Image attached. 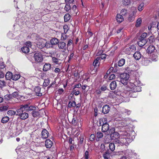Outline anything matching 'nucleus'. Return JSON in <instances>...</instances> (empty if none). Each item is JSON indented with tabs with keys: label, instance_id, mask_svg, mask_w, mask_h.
<instances>
[{
	"label": "nucleus",
	"instance_id": "a878e982",
	"mask_svg": "<svg viewBox=\"0 0 159 159\" xmlns=\"http://www.w3.org/2000/svg\"><path fill=\"white\" fill-rule=\"evenodd\" d=\"M21 50L23 52L25 53H28L30 51L29 48L25 46L22 47Z\"/></svg>",
	"mask_w": 159,
	"mask_h": 159
},
{
	"label": "nucleus",
	"instance_id": "4468645a",
	"mask_svg": "<svg viewBox=\"0 0 159 159\" xmlns=\"http://www.w3.org/2000/svg\"><path fill=\"white\" fill-rule=\"evenodd\" d=\"M49 133L48 131L46 129L43 130L41 133V136L43 139H46L48 136Z\"/></svg>",
	"mask_w": 159,
	"mask_h": 159
},
{
	"label": "nucleus",
	"instance_id": "3c124183",
	"mask_svg": "<svg viewBox=\"0 0 159 159\" xmlns=\"http://www.w3.org/2000/svg\"><path fill=\"white\" fill-rule=\"evenodd\" d=\"M89 152L88 151H86L84 155V157L85 159H89Z\"/></svg>",
	"mask_w": 159,
	"mask_h": 159
},
{
	"label": "nucleus",
	"instance_id": "c03bdc74",
	"mask_svg": "<svg viewBox=\"0 0 159 159\" xmlns=\"http://www.w3.org/2000/svg\"><path fill=\"white\" fill-rule=\"evenodd\" d=\"M130 3V0H123L122 4L125 5H128Z\"/></svg>",
	"mask_w": 159,
	"mask_h": 159
},
{
	"label": "nucleus",
	"instance_id": "5fc2aeb1",
	"mask_svg": "<svg viewBox=\"0 0 159 159\" xmlns=\"http://www.w3.org/2000/svg\"><path fill=\"white\" fill-rule=\"evenodd\" d=\"M63 29L64 30V32H65V34H66V33L68 31V26L67 25H64L63 26Z\"/></svg>",
	"mask_w": 159,
	"mask_h": 159
},
{
	"label": "nucleus",
	"instance_id": "864d4df0",
	"mask_svg": "<svg viewBox=\"0 0 159 159\" xmlns=\"http://www.w3.org/2000/svg\"><path fill=\"white\" fill-rule=\"evenodd\" d=\"M147 35V33L145 32L143 33L141 35L140 37L141 39H144L146 37Z\"/></svg>",
	"mask_w": 159,
	"mask_h": 159
},
{
	"label": "nucleus",
	"instance_id": "20e7f679",
	"mask_svg": "<svg viewBox=\"0 0 159 159\" xmlns=\"http://www.w3.org/2000/svg\"><path fill=\"white\" fill-rule=\"evenodd\" d=\"M120 77V82L124 85H126L129 78V75L127 73H124L121 74Z\"/></svg>",
	"mask_w": 159,
	"mask_h": 159
},
{
	"label": "nucleus",
	"instance_id": "f257e3e1",
	"mask_svg": "<svg viewBox=\"0 0 159 159\" xmlns=\"http://www.w3.org/2000/svg\"><path fill=\"white\" fill-rule=\"evenodd\" d=\"M111 137L112 139L114 140L115 143H117L118 146L122 145L123 144L127 145L128 144L129 142H130V139L128 137H125L118 139L119 136L117 133L116 132L111 134Z\"/></svg>",
	"mask_w": 159,
	"mask_h": 159
},
{
	"label": "nucleus",
	"instance_id": "79ce46f5",
	"mask_svg": "<svg viewBox=\"0 0 159 159\" xmlns=\"http://www.w3.org/2000/svg\"><path fill=\"white\" fill-rule=\"evenodd\" d=\"M9 119V118L7 116L3 117L2 120V122L3 123H6L8 121Z\"/></svg>",
	"mask_w": 159,
	"mask_h": 159
},
{
	"label": "nucleus",
	"instance_id": "4c0bfd02",
	"mask_svg": "<svg viewBox=\"0 0 159 159\" xmlns=\"http://www.w3.org/2000/svg\"><path fill=\"white\" fill-rule=\"evenodd\" d=\"M129 120L128 118H127L125 119V120H124L121 122V123H123V124H122L124 126H127L129 123Z\"/></svg>",
	"mask_w": 159,
	"mask_h": 159
},
{
	"label": "nucleus",
	"instance_id": "9b49d317",
	"mask_svg": "<svg viewBox=\"0 0 159 159\" xmlns=\"http://www.w3.org/2000/svg\"><path fill=\"white\" fill-rule=\"evenodd\" d=\"M41 88L39 86L35 87L34 89V91L35 95L37 96H41L42 94L40 92Z\"/></svg>",
	"mask_w": 159,
	"mask_h": 159
},
{
	"label": "nucleus",
	"instance_id": "6e6552de",
	"mask_svg": "<svg viewBox=\"0 0 159 159\" xmlns=\"http://www.w3.org/2000/svg\"><path fill=\"white\" fill-rule=\"evenodd\" d=\"M34 59L35 61L37 62H41L43 60L42 55L39 53H36L34 55Z\"/></svg>",
	"mask_w": 159,
	"mask_h": 159
},
{
	"label": "nucleus",
	"instance_id": "ea45409f",
	"mask_svg": "<svg viewBox=\"0 0 159 159\" xmlns=\"http://www.w3.org/2000/svg\"><path fill=\"white\" fill-rule=\"evenodd\" d=\"M77 118L76 117L73 116L72 121V123L75 125H76L77 123L78 120H77Z\"/></svg>",
	"mask_w": 159,
	"mask_h": 159
},
{
	"label": "nucleus",
	"instance_id": "603ef678",
	"mask_svg": "<svg viewBox=\"0 0 159 159\" xmlns=\"http://www.w3.org/2000/svg\"><path fill=\"white\" fill-rule=\"evenodd\" d=\"M73 43V42L72 40L70 39L69 40V41L68 42L67 45L66 46V47H67V48L68 47L70 46Z\"/></svg>",
	"mask_w": 159,
	"mask_h": 159
},
{
	"label": "nucleus",
	"instance_id": "49530a36",
	"mask_svg": "<svg viewBox=\"0 0 159 159\" xmlns=\"http://www.w3.org/2000/svg\"><path fill=\"white\" fill-rule=\"evenodd\" d=\"M148 40L150 43H152L155 40L154 37L152 36H150L148 38Z\"/></svg>",
	"mask_w": 159,
	"mask_h": 159
},
{
	"label": "nucleus",
	"instance_id": "c85d7f7f",
	"mask_svg": "<svg viewBox=\"0 0 159 159\" xmlns=\"http://www.w3.org/2000/svg\"><path fill=\"white\" fill-rule=\"evenodd\" d=\"M76 106V102L74 101H72V102L70 101L69 102L68 104V106L69 107H75Z\"/></svg>",
	"mask_w": 159,
	"mask_h": 159
},
{
	"label": "nucleus",
	"instance_id": "4d7b16f0",
	"mask_svg": "<svg viewBox=\"0 0 159 159\" xmlns=\"http://www.w3.org/2000/svg\"><path fill=\"white\" fill-rule=\"evenodd\" d=\"M106 55L104 53L100 54V58L102 59H104L106 58Z\"/></svg>",
	"mask_w": 159,
	"mask_h": 159
},
{
	"label": "nucleus",
	"instance_id": "aec40b11",
	"mask_svg": "<svg viewBox=\"0 0 159 159\" xmlns=\"http://www.w3.org/2000/svg\"><path fill=\"white\" fill-rule=\"evenodd\" d=\"M133 57L136 60H139L141 57V55L139 52H136L133 55Z\"/></svg>",
	"mask_w": 159,
	"mask_h": 159
},
{
	"label": "nucleus",
	"instance_id": "f03ea898",
	"mask_svg": "<svg viewBox=\"0 0 159 159\" xmlns=\"http://www.w3.org/2000/svg\"><path fill=\"white\" fill-rule=\"evenodd\" d=\"M140 82L139 80H136L134 83H130L129 86L130 89L129 90L130 93L140 91L141 87L139 86Z\"/></svg>",
	"mask_w": 159,
	"mask_h": 159
},
{
	"label": "nucleus",
	"instance_id": "a211bd4d",
	"mask_svg": "<svg viewBox=\"0 0 159 159\" xmlns=\"http://www.w3.org/2000/svg\"><path fill=\"white\" fill-rule=\"evenodd\" d=\"M52 145V143L49 139H47L45 141V146L47 148H51Z\"/></svg>",
	"mask_w": 159,
	"mask_h": 159
},
{
	"label": "nucleus",
	"instance_id": "6ab92c4d",
	"mask_svg": "<svg viewBox=\"0 0 159 159\" xmlns=\"http://www.w3.org/2000/svg\"><path fill=\"white\" fill-rule=\"evenodd\" d=\"M51 68V65L48 63H45L43 67V70L44 71H47L49 70Z\"/></svg>",
	"mask_w": 159,
	"mask_h": 159
},
{
	"label": "nucleus",
	"instance_id": "393cba45",
	"mask_svg": "<svg viewBox=\"0 0 159 159\" xmlns=\"http://www.w3.org/2000/svg\"><path fill=\"white\" fill-rule=\"evenodd\" d=\"M12 74L11 72H8L6 73L5 75V77L6 79L10 80L11 79H12Z\"/></svg>",
	"mask_w": 159,
	"mask_h": 159
},
{
	"label": "nucleus",
	"instance_id": "a19ab883",
	"mask_svg": "<svg viewBox=\"0 0 159 159\" xmlns=\"http://www.w3.org/2000/svg\"><path fill=\"white\" fill-rule=\"evenodd\" d=\"M64 9L67 11H69L70 10L71 7L69 4H66L64 7Z\"/></svg>",
	"mask_w": 159,
	"mask_h": 159
},
{
	"label": "nucleus",
	"instance_id": "ddd939ff",
	"mask_svg": "<svg viewBox=\"0 0 159 159\" xmlns=\"http://www.w3.org/2000/svg\"><path fill=\"white\" fill-rule=\"evenodd\" d=\"M102 132H105L107 131L109 129V125L107 123H102Z\"/></svg>",
	"mask_w": 159,
	"mask_h": 159
},
{
	"label": "nucleus",
	"instance_id": "2f4dec72",
	"mask_svg": "<svg viewBox=\"0 0 159 159\" xmlns=\"http://www.w3.org/2000/svg\"><path fill=\"white\" fill-rule=\"evenodd\" d=\"M32 115L34 117H36L39 115V112L38 111H36L35 110L32 111Z\"/></svg>",
	"mask_w": 159,
	"mask_h": 159
},
{
	"label": "nucleus",
	"instance_id": "de8ad7c7",
	"mask_svg": "<svg viewBox=\"0 0 159 159\" xmlns=\"http://www.w3.org/2000/svg\"><path fill=\"white\" fill-rule=\"evenodd\" d=\"M52 60L54 63H55L56 64H58L60 60L55 57H53L52 58Z\"/></svg>",
	"mask_w": 159,
	"mask_h": 159
},
{
	"label": "nucleus",
	"instance_id": "7c9ffc66",
	"mask_svg": "<svg viewBox=\"0 0 159 159\" xmlns=\"http://www.w3.org/2000/svg\"><path fill=\"white\" fill-rule=\"evenodd\" d=\"M7 113L9 116H12L15 115H16V112L12 110H10L8 111Z\"/></svg>",
	"mask_w": 159,
	"mask_h": 159
},
{
	"label": "nucleus",
	"instance_id": "a18cd8bd",
	"mask_svg": "<svg viewBox=\"0 0 159 159\" xmlns=\"http://www.w3.org/2000/svg\"><path fill=\"white\" fill-rule=\"evenodd\" d=\"M127 13V11L126 9H122L120 11V13L122 16H125Z\"/></svg>",
	"mask_w": 159,
	"mask_h": 159
},
{
	"label": "nucleus",
	"instance_id": "423d86ee",
	"mask_svg": "<svg viewBox=\"0 0 159 159\" xmlns=\"http://www.w3.org/2000/svg\"><path fill=\"white\" fill-rule=\"evenodd\" d=\"M57 46L59 49L62 52H65L67 49L66 43L63 41H59Z\"/></svg>",
	"mask_w": 159,
	"mask_h": 159
},
{
	"label": "nucleus",
	"instance_id": "c9c22d12",
	"mask_svg": "<svg viewBox=\"0 0 159 159\" xmlns=\"http://www.w3.org/2000/svg\"><path fill=\"white\" fill-rule=\"evenodd\" d=\"M64 21L65 22L68 21L70 19V16L69 14H66L64 16Z\"/></svg>",
	"mask_w": 159,
	"mask_h": 159
},
{
	"label": "nucleus",
	"instance_id": "2eb2a0df",
	"mask_svg": "<svg viewBox=\"0 0 159 159\" xmlns=\"http://www.w3.org/2000/svg\"><path fill=\"white\" fill-rule=\"evenodd\" d=\"M147 41L146 39H140L138 42V44L140 47H142L144 46L147 43Z\"/></svg>",
	"mask_w": 159,
	"mask_h": 159
},
{
	"label": "nucleus",
	"instance_id": "e433bc0d",
	"mask_svg": "<svg viewBox=\"0 0 159 159\" xmlns=\"http://www.w3.org/2000/svg\"><path fill=\"white\" fill-rule=\"evenodd\" d=\"M103 156L104 159H108L110 157V153L108 152H106Z\"/></svg>",
	"mask_w": 159,
	"mask_h": 159
},
{
	"label": "nucleus",
	"instance_id": "39448f33",
	"mask_svg": "<svg viewBox=\"0 0 159 159\" xmlns=\"http://www.w3.org/2000/svg\"><path fill=\"white\" fill-rule=\"evenodd\" d=\"M125 155L122 157L121 159H130L134 155L133 152L132 150H127L124 152Z\"/></svg>",
	"mask_w": 159,
	"mask_h": 159
},
{
	"label": "nucleus",
	"instance_id": "4be33fe9",
	"mask_svg": "<svg viewBox=\"0 0 159 159\" xmlns=\"http://www.w3.org/2000/svg\"><path fill=\"white\" fill-rule=\"evenodd\" d=\"M155 50V48L153 45L149 46L147 48V51L148 53H151Z\"/></svg>",
	"mask_w": 159,
	"mask_h": 159
},
{
	"label": "nucleus",
	"instance_id": "f704fd0d",
	"mask_svg": "<svg viewBox=\"0 0 159 159\" xmlns=\"http://www.w3.org/2000/svg\"><path fill=\"white\" fill-rule=\"evenodd\" d=\"M20 76L19 74H15L12 75V79L13 80H16L20 78Z\"/></svg>",
	"mask_w": 159,
	"mask_h": 159
},
{
	"label": "nucleus",
	"instance_id": "09e8293b",
	"mask_svg": "<svg viewBox=\"0 0 159 159\" xmlns=\"http://www.w3.org/2000/svg\"><path fill=\"white\" fill-rule=\"evenodd\" d=\"M144 4L143 3H141L138 7V10L139 11H141L143 8Z\"/></svg>",
	"mask_w": 159,
	"mask_h": 159
},
{
	"label": "nucleus",
	"instance_id": "0eeeda50",
	"mask_svg": "<svg viewBox=\"0 0 159 159\" xmlns=\"http://www.w3.org/2000/svg\"><path fill=\"white\" fill-rule=\"evenodd\" d=\"M136 50V48L134 45H132L126 47L124 50L125 52L127 54H130L132 52Z\"/></svg>",
	"mask_w": 159,
	"mask_h": 159
},
{
	"label": "nucleus",
	"instance_id": "5701e85b",
	"mask_svg": "<svg viewBox=\"0 0 159 159\" xmlns=\"http://www.w3.org/2000/svg\"><path fill=\"white\" fill-rule=\"evenodd\" d=\"M110 89L113 90L115 89L116 87V81H113L110 84Z\"/></svg>",
	"mask_w": 159,
	"mask_h": 159
},
{
	"label": "nucleus",
	"instance_id": "9d476101",
	"mask_svg": "<svg viewBox=\"0 0 159 159\" xmlns=\"http://www.w3.org/2000/svg\"><path fill=\"white\" fill-rule=\"evenodd\" d=\"M119 113L121 116H124L126 115V114L129 115L131 113V111L125 108H122L120 111Z\"/></svg>",
	"mask_w": 159,
	"mask_h": 159
},
{
	"label": "nucleus",
	"instance_id": "6e6d98bb",
	"mask_svg": "<svg viewBox=\"0 0 159 159\" xmlns=\"http://www.w3.org/2000/svg\"><path fill=\"white\" fill-rule=\"evenodd\" d=\"M8 108V107L7 106H5L1 107H0V111H3L5 110H6Z\"/></svg>",
	"mask_w": 159,
	"mask_h": 159
},
{
	"label": "nucleus",
	"instance_id": "13d9d810",
	"mask_svg": "<svg viewBox=\"0 0 159 159\" xmlns=\"http://www.w3.org/2000/svg\"><path fill=\"white\" fill-rule=\"evenodd\" d=\"M95 135L94 134H93L90 135L89 137V139L91 141H93L95 139Z\"/></svg>",
	"mask_w": 159,
	"mask_h": 159
},
{
	"label": "nucleus",
	"instance_id": "e2e57ef3",
	"mask_svg": "<svg viewBox=\"0 0 159 159\" xmlns=\"http://www.w3.org/2000/svg\"><path fill=\"white\" fill-rule=\"evenodd\" d=\"M101 91H105L107 89V86L106 85L102 86L101 88Z\"/></svg>",
	"mask_w": 159,
	"mask_h": 159
},
{
	"label": "nucleus",
	"instance_id": "7ed1b4c3",
	"mask_svg": "<svg viewBox=\"0 0 159 159\" xmlns=\"http://www.w3.org/2000/svg\"><path fill=\"white\" fill-rule=\"evenodd\" d=\"M99 66V57H98L94 61L93 65L90 67V73L91 74H95L98 71Z\"/></svg>",
	"mask_w": 159,
	"mask_h": 159
},
{
	"label": "nucleus",
	"instance_id": "f3484780",
	"mask_svg": "<svg viewBox=\"0 0 159 159\" xmlns=\"http://www.w3.org/2000/svg\"><path fill=\"white\" fill-rule=\"evenodd\" d=\"M19 116L21 120H25L28 117L29 115L28 113L26 112H23Z\"/></svg>",
	"mask_w": 159,
	"mask_h": 159
},
{
	"label": "nucleus",
	"instance_id": "b1692460",
	"mask_svg": "<svg viewBox=\"0 0 159 159\" xmlns=\"http://www.w3.org/2000/svg\"><path fill=\"white\" fill-rule=\"evenodd\" d=\"M123 16L120 14H117L116 16V19L117 22L120 23L124 20V18Z\"/></svg>",
	"mask_w": 159,
	"mask_h": 159
},
{
	"label": "nucleus",
	"instance_id": "338daca9",
	"mask_svg": "<svg viewBox=\"0 0 159 159\" xmlns=\"http://www.w3.org/2000/svg\"><path fill=\"white\" fill-rule=\"evenodd\" d=\"M64 91L63 89H59L57 90L58 93L60 94H61Z\"/></svg>",
	"mask_w": 159,
	"mask_h": 159
},
{
	"label": "nucleus",
	"instance_id": "72a5a7b5",
	"mask_svg": "<svg viewBox=\"0 0 159 159\" xmlns=\"http://www.w3.org/2000/svg\"><path fill=\"white\" fill-rule=\"evenodd\" d=\"M109 147L110 150L113 152L115 149V145L114 143H111L109 144Z\"/></svg>",
	"mask_w": 159,
	"mask_h": 159
},
{
	"label": "nucleus",
	"instance_id": "680f3d73",
	"mask_svg": "<svg viewBox=\"0 0 159 159\" xmlns=\"http://www.w3.org/2000/svg\"><path fill=\"white\" fill-rule=\"evenodd\" d=\"M74 51H73V52H71V53L70 55V56L69 57V61H70V59H72L73 57L74 56Z\"/></svg>",
	"mask_w": 159,
	"mask_h": 159
},
{
	"label": "nucleus",
	"instance_id": "69168bd1",
	"mask_svg": "<svg viewBox=\"0 0 159 159\" xmlns=\"http://www.w3.org/2000/svg\"><path fill=\"white\" fill-rule=\"evenodd\" d=\"M25 45H26L25 46H27L29 48V47L31 46V43L30 41H27Z\"/></svg>",
	"mask_w": 159,
	"mask_h": 159
},
{
	"label": "nucleus",
	"instance_id": "0e129e2a",
	"mask_svg": "<svg viewBox=\"0 0 159 159\" xmlns=\"http://www.w3.org/2000/svg\"><path fill=\"white\" fill-rule=\"evenodd\" d=\"M122 134H123L124 136H125L126 137L129 138V136H130V135L125 131H124Z\"/></svg>",
	"mask_w": 159,
	"mask_h": 159
},
{
	"label": "nucleus",
	"instance_id": "412c9836",
	"mask_svg": "<svg viewBox=\"0 0 159 159\" xmlns=\"http://www.w3.org/2000/svg\"><path fill=\"white\" fill-rule=\"evenodd\" d=\"M59 42L58 39L56 38H52L50 40L51 44L52 45L57 44Z\"/></svg>",
	"mask_w": 159,
	"mask_h": 159
},
{
	"label": "nucleus",
	"instance_id": "bb28decb",
	"mask_svg": "<svg viewBox=\"0 0 159 159\" xmlns=\"http://www.w3.org/2000/svg\"><path fill=\"white\" fill-rule=\"evenodd\" d=\"M44 47H45L47 48H50L51 47V44L49 42H47L45 43V44H43V46H39V48H44Z\"/></svg>",
	"mask_w": 159,
	"mask_h": 159
},
{
	"label": "nucleus",
	"instance_id": "c756f323",
	"mask_svg": "<svg viewBox=\"0 0 159 159\" xmlns=\"http://www.w3.org/2000/svg\"><path fill=\"white\" fill-rule=\"evenodd\" d=\"M150 58L152 61H157L158 59L157 56L154 54H152L151 55Z\"/></svg>",
	"mask_w": 159,
	"mask_h": 159
},
{
	"label": "nucleus",
	"instance_id": "bf43d9fd",
	"mask_svg": "<svg viewBox=\"0 0 159 159\" xmlns=\"http://www.w3.org/2000/svg\"><path fill=\"white\" fill-rule=\"evenodd\" d=\"M101 152L104 151L105 150V146L104 144H101Z\"/></svg>",
	"mask_w": 159,
	"mask_h": 159
},
{
	"label": "nucleus",
	"instance_id": "473e14b6",
	"mask_svg": "<svg viewBox=\"0 0 159 159\" xmlns=\"http://www.w3.org/2000/svg\"><path fill=\"white\" fill-rule=\"evenodd\" d=\"M142 19L141 18H139L137 20L136 22V26L137 27H139L141 24Z\"/></svg>",
	"mask_w": 159,
	"mask_h": 159
},
{
	"label": "nucleus",
	"instance_id": "8fccbe9b",
	"mask_svg": "<svg viewBox=\"0 0 159 159\" xmlns=\"http://www.w3.org/2000/svg\"><path fill=\"white\" fill-rule=\"evenodd\" d=\"M11 98V96L9 95H7L4 96V99L5 100H9Z\"/></svg>",
	"mask_w": 159,
	"mask_h": 159
},
{
	"label": "nucleus",
	"instance_id": "1a4fd4ad",
	"mask_svg": "<svg viewBox=\"0 0 159 159\" xmlns=\"http://www.w3.org/2000/svg\"><path fill=\"white\" fill-rule=\"evenodd\" d=\"M24 109L26 111H34L36 109L35 106L33 105H31L29 104H26L24 105Z\"/></svg>",
	"mask_w": 159,
	"mask_h": 159
},
{
	"label": "nucleus",
	"instance_id": "37998d69",
	"mask_svg": "<svg viewBox=\"0 0 159 159\" xmlns=\"http://www.w3.org/2000/svg\"><path fill=\"white\" fill-rule=\"evenodd\" d=\"M6 85V82L3 80H0V88H2Z\"/></svg>",
	"mask_w": 159,
	"mask_h": 159
},
{
	"label": "nucleus",
	"instance_id": "cd10ccee",
	"mask_svg": "<svg viewBox=\"0 0 159 159\" xmlns=\"http://www.w3.org/2000/svg\"><path fill=\"white\" fill-rule=\"evenodd\" d=\"M125 62V60L124 58H122L118 62V65L119 66H123Z\"/></svg>",
	"mask_w": 159,
	"mask_h": 159
},
{
	"label": "nucleus",
	"instance_id": "052dcab7",
	"mask_svg": "<svg viewBox=\"0 0 159 159\" xmlns=\"http://www.w3.org/2000/svg\"><path fill=\"white\" fill-rule=\"evenodd\" d=\"M115 75L114 74L111 75L109 77V80H111L114 79L115 78Z\"/></svg>",
	"mask_w": 159,
	"mask_h": 159
},
{
	"label": "nucleus",
	"instance_id": "f8f14e48",
	"mask_svg": "<svg viewBox=\"0 0 159 159\" xmlns=\"http://www.w3.org/2000/svg\"><path fill=\"white\" fill-rule=\"evenodd\" d=\"M25 110L24 106V105H21L20 106V107L17 109L16 110V116H19L20 114H22Z\"/></svg>",
	"mask_w": 159,
	"mask_h": 159
},
{
	"label": "nucleus",
	"instance_id": "dca6fc26",
	"mask_svg": "<svg viewBox=\"0 0 159 159\" xmlns=\"http://www.w3.org/2000/svg\"><path fill=\"white\" fill-rule=\"evenodd\" d=\"M110 107L109 105H104L102 107V111L104 114L107 113L109 111Z\"/></svg>",
	"mask_w": 159,
	"mask_h": 159
},
{
	"label": "nucleus",
	"instance_id": "58836bf2",
	"mask_svg": "<svg viewBox=\"0 0 159 159\" xmlns=\"http://www.w3.org/2000/svg\"><path fill=\"white\" fill-rule=\"evenodd\" d=\"M50 82V80L48 79H45L44 80V83H43V85L45 87L47 86L49 84Z\"/></svg>",
	"mask_w": 159,
	"mask_h": 159
},
{
	"label": "nucleus",
	"instance_id": "774afa93",
	"mask_svg": "<svg viewBox=\"0 0 159 159\" xmlns=\"http://www.w3.org/2000/svg\"><path fill=\"white\" fill-rule=\"evenodd\" d=\"M74 93L75 95H78L80 94V91H76V90H74Z\"/></svg>",
	"mask_w": 159,
	"mask_h": 159
}]
</instances>
